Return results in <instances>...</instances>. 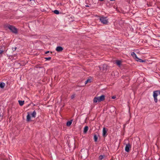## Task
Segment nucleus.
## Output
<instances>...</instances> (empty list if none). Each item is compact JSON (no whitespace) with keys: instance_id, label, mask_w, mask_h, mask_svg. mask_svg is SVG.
<instances>
[{"instance_id":"nucleus-1","label":"nucleus","mask_w":160,"mask_h":160,"mask_svg":"<svg viewBox=\"0 0 160 160\" xmlns=\"http://www.w3.org/2000/svg\"><path fill=\"white\" fill-rule=\"evenodd\" d=\"M105 99V96L103 95L100 97H95L93 100V102L94 103L100 102L104 101Z\"/></svg>"},{"instance_id":"nucleus-2","label":"nucleus","mask_w":160,"mask_h":160,"mask_svg":"<svg viewBox=\"0 0 160 160\" xmlns=\"http://www.w3.org/2000/svg\"><path fill=\"white\" fill-rule=\"evenodd\" d=\"M7 27L13 33H17V29L14 26L10 25H8Z\"/></svg>"},{"instance_id":"nucleus-3","label":"nucleus","mask_w":160,"mask_h":160,"mask_svg":"<svg viewBox=\"0 0 160 160\" xmlns=\"http://www.w3.org/2000/svg\"><path fill=\"white\" fill-rule=\"evenodd\" d=\"M100 20L103 24H106L108 23V20L106 17H102L100 18Z\"/></svg>"},{"instance_id":"nucleus-4","label":"nucleus","mask_w":160,"mask_h":160,"mask_svg":"<svg viewBox=\"0 0 160 160\" xmlns=\"http://www.w3.org/2000/svg\"><path fill=\"white\" fill-rule=\"evenodd\" d=\"M131 148V145L129 143H128L127 144H126L125 147V151L127 152H128L129 151V149L130 148Z\"/></svg>"},{"instance_id":"nucleus-5","label":"nucleus","mask_w":160,"mask_h":160,"mask_svg":"<svg viewBox=\"0 0 160 160\" xmlns=\"http://www.w3.org/2000/svg\"><path fill=\"white\" fill-rule=\"evenodd\" d=\"M63 50V48L60 46L57 47L56 48V50L58 52L62 51Z\"/></svg>"},{"instance_id":"nucleus-6","label":"nucleus","mask_w":160,"mask_h":160,"mask_svg":"<svg viewBox=\"0 0 160 160\" xmlns=\"http://www.w3.org/2000/svg\"><path fill=\"white\" fill-rule=\"evenodd\" d=\"M72 120H71L68 121L67 122L66 125L67 126H70L72 123Z\"/></svg>"},{"instance_id":"nucleus-7","label":"nucleus","mask_w":160,"mask_h":160,"mask_svg":"<svg viewBox=\"0 0 160 160\" xmlns=\"http://www.w3.org/2000/svg\"><path fill=\"white\" fill-rule=\"evenodd\" d=\"M131 55L135 59L136 58H138V57L136 54L133 52H132L131 53Z\"/></svg>"},{"instance_id":"nucleus-8","label":"nucleus","mask_w":160,"mask_h":160,"mask_svg":"<svg viewBox=\"0 0 160 160\" xmlns=\"http://www.w3.org/2000/svg\"><path fill=\"white\" fill-rule=\"evenodd\" d=\"M5 83L4 82H1L0 83V87L2 88H3L5 86Z\"/></svg>"},{"instance_id":"nucleus-9","label":"nucleus","mask_w":160,"mask_h":160,"mask_svg":"<svg viewBox=\"0 0 160 160\" xmlns=\"http://www.w3.org/2000/svg\"><path fill=\"white\" fill-rule=\"evenodd\" d=\"M136 61H138V62H145V61H144L141 59H139V58H136Z\"/></svg>"},{"instance_id":"nucleus-10","label":"nucleus","mask_w":160,"mask_h":160,"mask_svg":"<svg viewBox=\"0 0 160 160\" xmlns=\"http://www.w3.org/2000/svg\"><path fill=\"white\" fill-rule=\"evenodd\" d=\"M157 92H158V91H155L154 92L153 94V96L154 98H155L156 97H157L158 94L157 93Z\"/></svg>"},{"instance_id":"nucleus-11","label":"nucleus","mask_w":160,"mask_h":160,"mask_svg":"<svg viewBox=\"0 0 160 160\" xmlns=\"http://www.w3.org/2000/svg\"><path fill=\"white\" fill-rule=\"evenodd\" d=\"M36 115V112L35 111H34L31 114V116L32 117L35 118Z\"/></svg>"},{"instance_id":"nucleus-12","label":"nucleus","mask_w":160,"mask_h":160,"mask_svg":"<svg viewBox=\"0 0 160 160\" xmlns=\"http://www.w3.org/2000/svg\"><path fill=\"white\" fill-rule=\"evenodd\" d=\"M30 119L31 117L30 115L29 114H28L27 116V120L28 122L30 121Z\"/></svg>"},{"instance_id":"nucleus-13","label":"nucleus","mask_w":160,"mask_h":160,"mask_svg":"<svg viewBox=\"0 0 160 160\" xmlns=\"http://www.w3.org/2000/svg\"><path fill=\"white\" fill-rule=\"evenodd\" d=\"M116 63L117 65L119 66L121 64V62L120 61L117 60L116 61Z\"/></svg>"},{"instance_id":"nucleus-14","label":"nucleus","mask_w":160,"mask_h":160,"mask_svg":"<svg viewBox=\"0 0 160 160\" xmlns=\"http://www.w3.org/2000/svg\"><path fill=\"white\" fill-rule=\"evenodd\" d=\"M107 131H103L102 135L104 137H105L107 136Z\"/></svg>"},{"instance_id":"nucleus-15","label":"nucleus","mask_w":160,"mask_h":160,"mask_svg":"<svg viewBox=\"0 0 160 160\" xmlns=\"http://www.w3.org/2000/svg\"><path fill=\"white\" fill-rule=\"evenodd\" d=\"M107 65L106 64H104L103 66V70L106 71L107 69Z\"/></svg>"},{"instance_id":"nucleus-16","label":"nucleus","mask_w":160,"mask_h":160,"mask_svg":"<svg viewBox=\"0 0 160 160\" xmlns=\"http://www.w3.org/2000/svg\"><path fill=\"white\" fill-rule=\"evenodd\" d=\"M18 102H19V105L20 106H22L23 105L24 103V101L19 100V101H18Z\"/></svg>"},{"instance_id":"nucleus-17","label":"nucleus","mask_w":160,"mask_h":160,"mask_svg":"<svg viewBox=\"0 0 160 160\" xmlns=\"http://www.w3.org/2000/svg\"><path fill=\"white\" fill-rule=\"evenodd\" d=\"M98 137L96 135H95L94 136V141L95 142H97L98 140Z\"/></svg>"},{"instance_id":"nucleus-18","label":"nucleus","mask_w":160,"mask_h":160,"mask_svg":"<svg viewBox=\"0 0 160 160\" xmlns=\"http://www.w3.org/2000/svg\"><path fill=\"white\" fill-rule=\"evenodd\" d=\"M105 157V156L103 155H100L99 157V158L100 160H102L104 157Z\"/></svg>"},{"instance_id":"nucleus-19","label":"nucleus","mask_w":160,"mask_h":160,"mask_svg":"<svg viewBox=\"0 0 160 160\" xmlns=\"http://www.w3.org/2000/svg\"><path fill=\"white\" fill-rule=\"evenodd\" d=\"M54 13L56 14H58L59 13V12L58 10H55L54 11Z\"/></svg>"},{"instance_id":"nucleus-20","label":"nucleus","mask_w":160,"mask_h":160,"mask_svg":"<svg viewBox=\"0 0 160 160\" xmlns=\"http://www.w3.org/2000/svg\"><path fill=\"white\" fill-rule=\"evenodd\" d=\"M91 82V80H90V79H88L87 80H86V81H85V83L86 84H87V83H88V82Z\"/></svg>"},{"instance_id":"nucleus-21","label":"nucleus","mask_w":160,"mask_h":160,"mask_svg":"<svg viewBox=\"0 0 160 160\" xmlns=\"http://www.w3.org/2000/svg\"><path fill=\"white\" fill-rule=\"evenodd\" d=\"M88 126H86L84 128V130H88Z\"/></svg>"},{"instance_id":"nucleus-22","label":"nucleus","mask_w":160,"mask_h":160,"mask_svg":"<svg viewBox=\"0 0 160 160\" xmlns=\"http://www.w3.org/2000/svg\"><path fill=\"white\" fill-rule=\"evenodd\" d=\"M44 58L47 60H50L51 59V57H48V58Z\"/></svg>"},{"instance_id":"nucleus-23","label":"nucleus","mask_w":160,"mask_h":160,"mask_svg":"<svg viewBox=\"0 0 160 160\" xmlns=\"http://www.w3.org/2000/svg\"><path fill=\"white\" fill-rule=\"evenodd\" d=\"M75 94H73L71 96V98L72 99H73V98H74V97H75Z\"/></svg>"},{"instance_id":"nucleus-24","label":"nucleus","mask_w":160,"mask_h":160,"mask_svg":"<svg viewBox=\"0 0 160 160\" xmlns=\"http://www.w3.org/2000/svg\"><path fill=\"white\" fill-rule=\"evenodd\" d=\"M154 98V100L155 102H158V99L157 98V97H156Z\"/></svg>"},{"instance_id":"nucleus-25","label":"nucleus","mask_w":160,"mask_h":160,"mask_svg":"<svg viewBox=\"0 0 160 160\" xmlns=\"http://www.w3.org/2000/svg\"><path fill=\"white\" fill-rule=\"evenodd\" d=\"M116 98V97L115 96H113L112 97V99H115Z\"/></svg>"},{"instance_id":"nucleus-26","label":"nucleus","mask_w":160,"mask_h":160,"mask_svg":"<svg viewBox=\"0 0 160 160\" xmlns=\"http://www.w3.org/2000/svg\"><path fill=\"white\" fill-rule=\"evenodd\" d=\"M88 131H83V133L84 134H86L87 132Z\"/></svg>"},{"instance_id":"nucleus-27","label":"nucleus","mask_w":160,"mask_h":160,"mask_svg":"<svg viewBox=\"0 0 160 160\" xmlns=\"http://www.w3.org/2000/svg\"><path fill=\"white\" fill-rule=\"evenodd\" d=\"M49 51H47L46 52H45V53L46 54H47V53H49Z\"/></svg>"},{"instance_id":"nucleus-28","label":"nucleus","mask_w":160,"mask_h":160,"mask_svg":"<svg viewBox=\"0 0 160 160\" xmlns=\"http://www.w3.org/2000/svg\"><path fill=\"white\" fill-rule=\"evenodd\" d=\"M17 48L15 47L14 48H13V51H15L16 49Z\"/></svg>"},{"instance_id":"nucleus-29","label":"nucleus","mask_w":160,"mask_h":160,"mask_svg":"<svg viewBox=\"0 0 160 160\" xmlns=\"http://www.w3.org/2000/svg\"><path fill=\"white\" fill-rule=\"evenodd\" d=\"M106 128L105 127H104L103 128V130H106Z\"/></svg>"},{"instance_id":"nucleus-30","label":"nucleus","mask_w":160,"mask_h":160,"mask_svg":"<svg viewBox=\"0 0 160 160\" xmlns=\"http://www.w3.org/2000/svg\"><path fill=\"white\" fill-rule=\"evenodd\" d=\"M159 94H160V91H158Z\"/></svg>"},{"instance_id":"nucleus-31","label":"nucleus","mask_w":160,"mask_h":160,"mask_svg":"<svg viewBox=\"0 0 160 160\" xmlns=\"http://www.w3.org/2000/svg\"><path fill=\"white\" fill-rule=\"evenodd\" d=\"M100 1H103L104 0H99Z\"/></svg>"},{"instance_id":"nucleus-32","label":"nucleus","mask_w":160,"mask_h":160,"mask_svg":"<svg viewBox=\"0 0 160 160\" xmlns=\"http://www.w3.org/2000/svg\"><path fill=\"white\" fill-rule=\"evenodd\" d=\"M86 7H88V5H86Z\"/></svg>"}]
</instances>
